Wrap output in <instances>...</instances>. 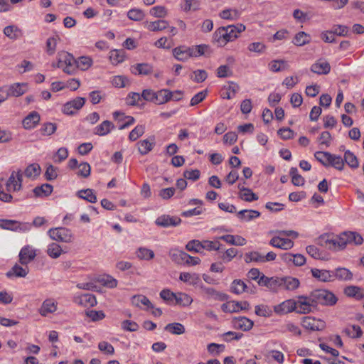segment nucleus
<instances>
[{"label": "nucleus", "instance_id": "nucleus-1", "mask_svg": "<svg viewBox=\"0 0 364 364\" xmlns=\"http://www.w3.org/2000/svg\"><path fill=\"white\" fill-rule=\"evenodd\" d=\"M245 28V26L242 23L220 27L215 31L213 40L218 43L219 46H225L228 42L237 38Z\"/></svg>", "mask_w": 364, "mask_h": 364}, {"label": "nucleus", "instance_id": "nucleus-2", "mask_svg": "<svg viewBox=\"0 0 364 364\" xmlns=\"http://www.w3.org/2000/svg\"><path fill=\"white\" fill-rule=\"evenodd\" d=\"M309 299L311 303L315 304V306L318 304L332 306L337 301L336 296L325 289L314 290L309 295Z\"/></svg>", "mask_w": 364, "mask_h": 364}, {"label": "nucleus", "instance_id": "nucleus-3", "mask_svg": "<svg viewBox=\"0 0 364 364\" xmlns=\"http://www.w3.org/2000/svg\"><path fill=\"white\" fill-rule=\"evenodd\" d=\"M343 242L341 240L340 235L336 236L323 235L317 239L318 245L331 250H341V244Z\"/></svg>", "mask_w": 364, "mask_h": 364}, {"label": "nucleus", "instance_id": "nucleus-4", "mask_svg": "<svg viewBox=\"0 0 364 364\" xmlns=\"http://www.w3.org/2000/svg\"><path fill=\"white\" fill-rule=\"evenodd\" d=\"M48 235L51 239L63 242H70L73 239L71 231L65 228H51Z\"/></svg>", "mask_w": 364, "mask_h": 364}, {"label": "nucleus", "instance_id": "nucleus-5", "mask_svg": "<svg viewBox=\"0 0 364 364\" xmlns=\"http://www.w3.org/2000/svg\"><path fill=\"white\" fill-rule=\"evenodd\" d=\"M309 296H300L298 301H296L295 311L300 314H306L312 311V308H315V304L309 301Z\"/></svg>", "mask_w": 364, "mask_h": 364}, {"label": "nucleus", "instance_id": "nucleus-6", "mask_svg": "<svg viewBox=\"0 0 364 364\" xmlns=\"http://www.w3.org/2000/svg\"><path fill=\"white\" fill-rule=\"evenodd\" d=\"M340 238L342 242L341 244V250L344 249L348 243L353 242L355 245H361L363 239L362 236L356 232H343L340 234Z\"/></svg>", "mask_w": 364, "mask_h": 364}, {"label": "nucleus", "instance_id": "nucleus-7", "mask_svg": "<svg viewBox=\"0 0 364 364\" xmlns=\"http://www.w3.org/2000/svg\"><path fill=\"white\" fill-rule=\"evenodd\" d=\"M250 304L247 301H228L224 303L221 306V309L224 312L234 313L238 312L240 310H248Z\"/></svg>", "mask_w": 364, "mask_h": 364}, {"label": "nucleus", "instance_id": "nucleus-8", "mask_svg": "<svg viewBox=\"0 0 364 364\" xmlns=\"http://www.w3.org/2000/svg\"><path fill=\"white\" fill-rule=\"evenodd\" d=\"M155 223L158 226L163 228H168L170 226L176 227L181 223V220L178 217H171L168 215H163L157 218Z\"/></svg>", "mask_w": 364, "mask_h": 364}, {"label": "nucleus", "instance_id": "nucleus-9", "mask_svg": "<svg viewBox=\"0 0 364 364\" xmlns=\"http://www.w3.org/2000/svg\"><path fill=\"white\" fill-rule=\"evenodd\" d=\"M36 256V250L27 245L23 247L19 252V262L22 265H27L33 261Z\"/></svg>", "mask_w": 364, "mask_h": 364}, {"label": "nucleus", "instance_id": "nucleus-10", "mask_svg": "<svg viewBox=\"0 0 364 364\" xmlns=\"http://www.w3.org/2000/svg\"><path fill=\"white\" fill-rule=\"evenodd\" d=\"M200 289L202 290L208 298L213 299L217 301H224L228 299V295L223 292L218 291L213 288L207 287L204 285H200Z\"/></svg>", "mask_w": 364, "mask_h": 364}, {"label": "nucleus", "instance_id": "nucleus-11", "mask_svg": "<svg viewBox=\"0 0 364 364\" xmlns=\"http://www.w3.org/2000/svg\"><path fill=\"white\" fill-rule=\"evenodd\" d=\"M331 70L330 64L324 59L320 58L311 66V71L318 75H326Z\"/></svg>", "mask_w": 364, "mask_h": 364}, {"label": "nucleus", "instance_id": "nucleus-12", "mask_svg": "<svg viewBox=\"0 0 364 364\" xmlns=\"http://www.w3.org/2000/svg\"><path fill=\"white\" fill-rule=\"evenodd\" d=\"M314 277L323 282H331L334 280V273L326 269H311V270Z\"/></svg>", "mask_w": 364, "mask_h": 364}, {"label": "nucleus", "instance_id": "nucleus-13", "mask_svg": "<svg viewBox=\"0 0 364 364\" xmlns=\"http://www.w3.org/2000/svg\"><path fill=\"white\" fill-rule=\"evenodd\" d=\"M269 245L274 247L287 250L291 249L293 247L294 242L290 239L282 238L279 236H277L271 239Z\"/></svg>", "mask_w": 364, "mask_h": 364}, {"label": "nucleus", "instance_id": "nucleus-14", "mask_svg": "<svg viewBox=\"0 0 364 364\" xmlns=\"http://www.w3.org/2000/svg\"><path fill=\"white\" fill-rule=\"evenodd\" d=\"M40 119V114L37 112L33 111L23 119V127L26 129L34 128L39 123Z\"/></svg>", "mask_w": 364, "mask_h": 364}, {"label": "nucleus", "instance_id": "nucleus-15", "mask_svg": "<svg viewBox=\"0 0 364 364\" xmlns=\"http://www.w3.org/2000/svg\"><path fill=\"white\" fill-rule=\"evenodd\" d=\"M300 284V282L297 278L292 277H282L280 280L281 289L287 291H294L296 289Z\"/></svg>", "mask_w": 364, "mask_h": 364}, {"label": "nucleus", "instance_id": "nucleus-16", "mask_svg": "<svg viewBox=\"0 0 364 364\" xmlns=\"http://www.w3.org/2000/svg\"><path fill=\"white\" fill-rule=\"evenodd\" d=\"M28 90L27 83H14L9 87L7 90L9 97H19L23 95Z\"/></svg>", "mask_w": 364, "mask_h": 364}, {"label": "nucleus", "instance_id": "nucleus-17", "mask_svg": "<svg viewBox=\"0 0 364 364\" xmlns=\"http://www.w3.org/2000/svg\"><path fill=\"white\" fill-rule=\"evenodd\" d=\"M191 57H199L203 55H210L211 50L209 46L205 44H200L195 46L188 47Z\"/></svg>", "mask_w": 364, "mask_h": 364}, {"label": "nucleus", "instance_id": "nucleus-18", "mask_svg": "<svg viewBox=\"0 0 364 364\" xmlns=\"http://www.w3.org/2000/svg\"><path fill=\"white\" fill-rule=\"evenodd\" d=\"M296 301L289 299L274 306V311L277 314H287L295 311Z\"/></svg>", "mask_w": 364, "mask_h": 364}, {"label": "nucleus", "instance_id": "nucleus-19", "mask_svg": "<svg viewBox=\"0 0 364 364\" xmlns=\"http://www.w3.org/2000/svg\"><path fill=\"white\" fill-rule=\"evenodd\" d=\"M131 72L134 75H147L153 72V66L149 63H137L131 67Z\"/></svg>", "mask_w": 364, "mask_h": 364}, {"label": "nucleus", "instance_id": "nucleus-20", "mask_svg": "<svg viewBox=\"0 0 364 364\" xmlns=\"http://www.w3.org/2000/svg\"><path fill=\"white\" fill-rule=\"evenodd\" d=\"M173 96V92L167 89H162L156 92L154 103L156 105H163L168 102Z\"/></svg>", "mask_w": 364, "mask_h": 364}, {"label": "nucleus", "instance_id": "nucleus-21", "mask_svg": "<svg viewBox=\"0 0 364 364\" xmlns=\"http://www.w3.org/2000/svg\"><path fill=\"white\" fill-rule=\"evenodd\" d=\"M344 293L346 296L355 298L358 300L364 299V289L358 286H348L344 289Z\"/></svg>", "mask_w": 364, "mask_h": 364}, {"label": "nucleus", "instance_id": "nucleus-22", "mask_svg": "<svg viewBox=\"0 0 364 364\" xmlns=\"http://www.w3.org/2000/svg\"><path fill=\"white\" fill-rule=\"evenodd\" d=\"M114 127L112 122L105 120L95 128L94 134L99 136H105L109 134Z\"/></svg>", "mask_w": 364, "mask_h": 364}, {"label": "nucleus", "instance_id": "nucleus-23", "mask_svg": "<svg viewBox=\"0 0 364 364\" xmlns=\"http://www.w3.org/2000/svg\"><path fill=\"white\" fill-rule=\"evenodd\" d=\"M233 324L236 328L247 331L252 328L254 322L246 317H239L234 318Z\"/></svg>", "mask_w": 364, "mask_h": 364}, {"label": "nucleus", "instance_id": "nucleus-24", "mask_svg": "<svg viewBox=\"0 0 364 364\" xmlns=\"http://www.w3.org/2000/svg\"><path fill=\"white\" fill-rule=\"evenodd\" d=\"M57 310V303L53 299L45 300L39 310V313L43 316H46L48 314H51Z\"/></svg>", "mask_w": 364, "mask_h": 364}, {"label": "nucleus", "instance_id": "nucleus-25", "mask_svg": "<svg viewBox=\"0 0 364 364\" xmlns=\"http://www.w3.org/2000/svg\"><path fill=\"white\" fill-rule=\"evenodd\" d=\"M21 267L18 264H16L11 269L6 273L8 277L13 276L16 277H25L28 274L29 269L27 265Z\"/></svg>", "mask_w": 364, "mask_h": 364}, {"label": "nucleus", "instance_id": "nucleus-26", "mask_svg": "<svg viewBox=\"0 0 364 364\" xmlns=\"http://www.w3.org/2000/svg\"><path fill=\"white\" fill-rule=\"evenodd\" d=\"M173 56L180 61H186L191 57L190 51H188V47L178 46L173 50Z\"/></svg>", "mask_w": 364, "mask_h": 364}, {"label": "nucleus", "instance_id": "nucleus-27", "mask_svg": "<svg viewBox=\"0 0 364 364\" xmlns=\"http://www.w3.org/2000/svg\"><path fill=\"white\" fill-rule=\"evenodd\" d=\"M138 149L141 154L146 155L151 151L154 145V137H151V141L149 139L141 140L137 143Z\"/></svg>", "mask_w": 364, "mask_h": 364}, {"label": "nucleus", "instance_id": "nucleus-28", "mask_svg": "<svg viewBox=\"0 0 364 364\" xmlns=\"http://www.w3.org/2000/svg\"><path fill=\"white\" fill-rule=\"evenodd\" d=\"M238 188L240 189V198L246 201V202H252L258 200V196L257 194L252 192V191L248 188H240V184L238 185Z\"/></svg>", "mask_w": 364, "mask_h": 364}, {"label": "nucleus", "instance_id": "nucleus-29", "mask_svg": "<svg viewBox=\"0 0 364 364\" xmlns=\"http://www.w3.org/2000/svg\"><path fill=\"white\" fill-rule=\"evenodd\" d=\"M237 217L243 221H250L260 216V213L254 210H242L237 213Z\"/></svg>", "mask_w": 364, "mask_h": 364}, {"label": "nucleus", "instance_id": "nucleus-30", "mask_svg": "<svg viewBox=\"0 0 364 364\" xmlns=\"http://www.w3.org/2000/svg\"><path fill=\"white\" fill-rule=\"evenodd\" d=\"M146 27L150 31H160L166 29L168 27V21L165 20H158L153 22H146Z\"/></svg>", "mask_w": 364, "mask_h": 364}, {"label": "nucleus", "instance_id": "nucleus-31", "mask_svg": "<svg viewBox=\"0 0 364 364\" xmlns=\"http://www.w3.org/2000/svg\"><path fill=\"white\" fill-rule=\"evenodd\" d=\"M65 67L63 69V72L68 75L75 74L77 70L75 58L70 53L68 58H65Z\"/></svg>", "mask_w": 364, "mask_h": 364}, {"label": "nucleus", "instance_id": "nucleus-32", "mask_svg": "<svg viewBox=\"0 0 364 364\" xmlns=\"http://www.w3.org/2000/svg\"><path fill=\"white\" fill-rule=\"evenodd\" d=\"M77 196L80 198L84 199L92 203H95L97 202V196L94 193V191L90 188L78 191L77 192Z\"/></svg>", "mask_w": 364, "mask_h": 364}, {"label": "nucleus", "instance_id": "nucleus-33", "mask_svg": "<svg viewBox=\"0 0 364 364\" xmlns=\"http://www.w3.org/2000/svg\"><path fill=\"white\" fill-rule=\"evenodd\" d=\"M77 303L86 307H92L97 304V299L93 294H85L77 299Z\"/></svg>", "mask_w": 364, "mask_h": 364}, {"label": "nucleus", "instance_id": "nucleus-34", "mask_svg": "<svg viewBox=\"0 0 364 364\" xmlns=\"http://www.w3.org/2000/svg\"><path fill=\"white\" fill-rule=\"evenodd\" d=\"M53 186L50 184L45 183L41 186H37L33 189V193L36 197L48 196L53 192Z\"/></svg>", "mask_w": 364, "mask_h": 364}, {"label": "nucleus", "instance_id": "nucleus-35", "mask_svg": "<svg viewBox=\"0 0 364 364\" xmlns=\"http://www.w3.org/2000/svg\"><path fill=\"white\" fill-rule=\"evenodd\" d=\"M334 273V279L349 281L353 278L352 272L346 268H337Z\"/></svg>", "mask_w": 364, "mask_h": 364}, {"label": "nucleus", "instance_id": "nucleus-36", "mask_svg": "<svg viewBox=\"0 0 364 364\" xmlns=\"http://www.w3.org/2000/svg\"><path fill=\"white\" fill-rule=\"evenodd\" d=\"M231 291L236 294H240L245 291H248V287L242 280L235 279L232 282Z\"/></svg>", "mask_w": 364, "mask_h": 364}, {"label": "nucleus", "instance_id": "nucleus-37", "mask_svg": "<svg viewBox=\"0 0 364 364\" xmlns=\"http://www.w3.org/2000/svg\"><path fill=\"white\" fill-rule=\"evenodd\" d=\"M311 41V37L309 34L304 31H300L296 34L293 43L297 46H302L309 43Z\"/></svg>", "mask_w": 364, "mask_h": 364}, {"label": "nucleus", "instance_id": "nucleus-38", "mask_svg": "<svg viewBox=\"0 0 364 364\" xmlns=\"http://www.w3.org/2000/svg\"><path fill=\"white\" fill-rule=\"evenodd\" d=\"M132 302L136 306L144 305L149 309H154V305L151 304L149 299L144 295L134 296L132 299Z\"/></svg>", "mask_w": 364, "mask_h": 364}, {"label": "nucleus", "instance_id": "nucleus-39", "mask_svg": "<svg viewBox=\"0 0 364 364\" xmlns=\"http://www.w3.org/2000/svg\"><path fill=\"white\" fill-rule=\"evenodd\" d=\"M77 68L81 70H87L92 64V60L88 56H81L75 59Z\"/></svg>", "mask_w": 364, "mask_h": 364}, {"label": "nucleus", "instance_id": "nucleus-40", "mask_svg": "<svg viewBox=\"0 0 364 364\" xmlns=\"http://www.w3.org/2000/svg\"><path fill=\"white\" fill-rule=\"evenodd\" d=\"M343 161L352 168H356L359 166L357 157L349 150L345 152Z\"/></svg>", "mask_w": 364, "mask_h": 364}, {"label": "nucleus", "instance_id": "nucleus-41", "mask_svg": "<svg viewBox=\"0 0 364 364\" xmlns=\"http://www.w3.org/2000/svg\"><path fill=\"white\" fill-rule=\"evenodd\" d=\"M136 254L139 259L150 260L154 257V252L146 247H139Z\"/></svg>", "mask_w": 364, "mask_h": 364}, {"label": "nucleus", "instance_id": "nucleus-42", "mask_svg": "<svg viewBox=\"0 0 364 364\" xmlns=\"http://www.w3.org/2000/svg\"><path fill=\"white\" fill-rule=\"evenodd\" d=\"M318 322L311 317L306 316L303 318L302 326L307 329L318 331L320 330Z\"/></svg>", "mask_w": 364, "mask_h": 364}, {"label": "nucleus", "instance_id": "nucleus-43", "mask_svg": "<svg viewBox=\"0 0 364 364\" xmlns=\"http://www.w3.org/2000/svg\"><path fill=\"white\" fill-rule=\"evenodd\" d=\"M41 167L38 164H32L26 167L24 173L28 178H34L40 175Z\"/></svg>", "mask_w": 364, "mask_h": 364}, {"label": "nucleus", "instance_id": "nucleus-44", "mask_svg": "<svg viewBox=\"0 0 364 364\" xmlns=\"http://www.w3.org/2000/svg\"><path fill=\"white\" fill-rule=\"evenodd\" d=\"M180 280L183 282H188L191 284H197L200 281V277L197 274H190L188 272H182L179 277Z\"/></svg>", "mask_w": 364, "mask_h": 364}, {"label": "nucleus", "instance_id": "nucleus-45", "mask_svg": "<svg viewBox=\"0 0 364 364\" xmlns=\"http://www.w3.org/2000/svg\"><path fill=\"white\" fill-rule=\"evenodd\" d=\"M314 156L322 165L324 166H329V161L331 157V154L326 151H316Z\"/></svg>", "mask_w": 364, "mask_h": 364}, {"label": "nucleus", "instance_id": "nucleus-46", "mask_svg": "<svg viewBox=\"0 0 364 364\" xmlns=\"http://www.w3.org/2000/svg\"><path fill=\"white\" fill-rule=\"evenodd\" d=\"M62 249L61 247L56 244V243H51L48 245V250H47V254L53 259H56L60 256L62 254Z\"/></svg>", "mask_w": 364, "mask_h": 364}, {"label": "nucleus", "instance_id": "nucleus-47", "mask_svg": "<svg viewBox=\"0 0 364 364\" xmlns=\"http://www.w3.org/2000/svg\"><path fill=\"white\" fill-rule=\"evenodd\" d=\"M165 329L173 334L181 335L185 332L184 326L180 323H168Z\"/></svg>", "mask_w": 364, "mask_h": 364}, {"label": "nucleus", "instance_id": "nucleus-48", "mask_svg": "<svg viewBox=\"0 0 364 364\" xmlns=\"http://www.w3.org/2000/svg\"><path fill=\"white\" fill-rule=\"evenodd\" d=\"M348 336L350 338H359L362 336V330L359 326L353 325L343 330Z\"/></svg>", "mask_w": 364, "mask_h": 364}, {"label": "nucleus", "instance_id": "nucleus-49", "mask_svg": "<svg viewBox=\"0 0 364 364\" xmlns=\"http://www.w3.org/2000/svg\"><path fill=\"white\" fill-rule=\"evenodd\" d=\"M60 40L58 36L50 37L46 41V52L49 55L55 53L58 41Z\"/></svg>", "mask_w": 364, "mask_h": 364}, {"label": "nucleus", "instance_id": "nucleus-50", "mask_svg": "<svg viewBox=\"0 0 364 364\" xmlns=\"http://www.w3.org/2000/svg\"><path fill=\"white\" fill-rule=\"evenodd\" d=\"M18 222L14 220L0 219V228L9 230H16Z\"/></svg>", "mask_w": 364, "mask_h": 364}, {"label": "nucleus", "instance_id": "nucleus-51", "mask_svg": "<svg viewBox=\"0 0 364 364\" xmlns=\"http://www.w3.org/2000/svg\"><path fill=\"white\" fill-rule=\"evenodd\" d=\"M127 16L130 20L139 21L144 19L145 14L141 9H132L128 11Z\"/></svg>", "mask_w": 364, "mask_h": 364}, {"label": "nucleus", "instance_id": "nucleus-52", "mask_svg": "<svg viewBox=\"0 0 364 364\" xmlns=\"http://www.w3.org/2000/svg\"><path fill=\"white\" fill-rule=\"evenodd\" d=\"M109 58L113 64L121 63L124 60V51L123 50H112Z\"/></svg>", "mask_w": 364, "mask_h": 364}, {"label": "nucleus", "instance_id": "nucleus-53", "mask_svg": "<svg viewBox=\"0 0 364 364\" xmlns=\"http://www.w3.org/2000/svg\"><path fill=\"white\" fill-rule=\"evenodd\" d=\"M329 166L334 167L335 168L341 171L344 167V161L340 156H336L331 154L330 157Z\"/></svg>", "mask_w": 364, "mask_h": 364}, {"label": "nucleus", "instance_id": "nucleus-54", "mask_svg": "<svg viewBox=\"0 0 364 364\" xmlns=\"http://www.w3.org/2000/svg\"><path fill=\"white\" fill-rule=\"evenodd\" d=\"M186 252L181 250H174L171 252L170 255L173 262L179 264H185L184 260L187 257Z\"/></svg>", "mask_w": 364, "mask_h": 364}, {"label": "nucleus", "instance_id": "nucleus-55", "mask_svg": "<svg viewBox=\"0 0 364 364\" xmlns=\"http://www.w3.org/2000/svg\"><path fill=\"white\" fill-rule=\"evenodd\" d=\"M77 168H79V171L77 173L78 176L87 178L90 175L91 168L88 163H81L79 164Z\"/></svg>", "mask_w": 364, "mask_h": 364}, {"label": "nucleus", "instance_id": "nucleus-56", "mask_svg": "<svg viewBox=\"0 0 364 364\" xmlns=\"http://www.w3.org/2000/svg\"><path fill=\"white\" fill-rule=\"evenodd\" d=\"M141 100V95L137 92H130L127 98L126 103L130 106H136L139 105V101Z\"/></svg>", "mask_w": 364, "mask_h": 364}, {"label": "nucleus", "instance_id": "nucleus-57", "mask_svg": "<svg viewBox=\"0 0 364 364\" xmlns=\"http://www.w3.org/2000/svg\"><path fill=\"white\" fill-rule=\"evenodd\" d=\"M270 70L273 72H279L286 68V62L282 60H274L269 64Z\"/></svg>", "mask_w": 364, "mask_h": 364}, {"label": "nucleus", "instance_id": "nucleus-58", "mask_svg": "<svg viewBox=\"0 0 364 364\" xmlns=\"http://www.w3.org/2000/svg\"><path fill=\"white\" fill-rule=\"evenodd\" d=\"M245 261L247 263L252 262H262V255L258 252H251L245 255Z\"/></svg>", "mask_w": 364, "mask_h": 364}, {"label": "nucleus", "instance_id": "nucleus-59", "mask_svg": "<svg viewBox=\"0 0 364 364\" xmlns=\"http://www.w3.org/2000/svg\"><path fill=\"white\" fill-rule=\"evenodd\" d=\"M57 129L55 124L48 122L45 123L41 129V132L44 136H50L53 134Z\"/></svg>", "mask_w": 364, "mask_h": 364}, {"label": "nucleus", "instance_id": "nucleus-60", "mask_svg": "<svg viewBox=\"0 0 364 364\" xmlns=\"http://www.w3.org/2000/svg\"><path fill=\"white\" fill-rule=\"evenodd\" d=\"M150 14L156 18H164L167 15V10L163 6H156L151 9Z\"/></svg>", "mask_w": 364, "mask_h": 364}, {"label": "nucleus", "instance_id": "nucleus-61", "mask_svg": "<svg viewBox=\"0 0 364 364\" xmlns=\"http://www.w3.org/2000/svg\"><path fill=\"white\" fill-rule=\"evenodd\" d=\"M145 127L143 125L136 126L129 135V139L130 141H136L139 136H141L144 133Z\"/></svg>", "mask_w": 364, "mask_h": 364}, {"label": "nucleus", "instance_id": "nucleus-62", "mask_svg": "<svg viewBox=\"0 0 364 364\" xmlns=\"http://www.w3.org/2000/svg\"><path fill=\"white\" fill-rule=\"evenodd\" d=\"M85 314L87 317L90 318L92 321H100L105 317L102 311L89 310L86 311Z\"/></svg>", "mask_w": 364, "mask_h": 364}, {"label": "nucleus", "instance_id": "nucleus-63", "mask_svg": "<svg viewBox=\"0 0 364 364\" xmlns=\"http://www.w3.org/2000/svg\"><path fill=\"white\" fill-rule=\"evenodd\" d=\"M175 299L177 304L183 306H188L193 301L192 298L189 295L182 293L179 294L178 295H176Z\"/></svg>", "mask_w": 364, "mask_h": 364}, {"label": "nucleus", "instance_id": "nucleus-64", "mask_svg": "<svg viewBox=\"0 0 364 364\" xmlns=\"http://www.w3.org/2000/svg\"><path fill=\"white\" fill-rule=\"evenodd\" d=\"M186 248L188 251L201 252V250H203L202 242L198 240H191L187 243Z\"/></svg>", "mask_w": 364, "mask_h": 364}]
</instances>
